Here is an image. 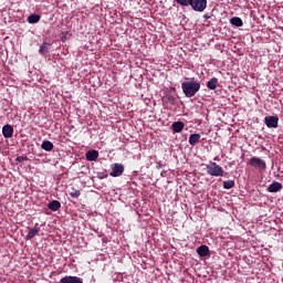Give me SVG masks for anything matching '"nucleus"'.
<instances>
[{"instance_id": "11", "label": "nucleus", "mask_w": 283, "mask_h": 283, "mask_svg": "<svg viewBox=\"0 0 283 283\" xmlns=\"http://www.w3.org/2000/svg\"><path fill=\"white\" fill-rule=\"evenodd\" d=\"M171 127H172V132L175 134H180V132H182L185 129V123L175 122V123H172Z\"/></svg>"}, {"instance_id": "1", "label": "nucleus", "mask_w": 283, "mask_h": 283, "mask_svg": "<svg viewBox=\"0 0 283 283\" xmlns=\"http://www.w3.org/2000/svg\"><path fill=\"white\" fill-rule=\"evenodd\" d=\"M181 90L187 98H193L200 92V82L193 78L181 83Z\"/></svg>"}, {"instance_id": "26", "label": "nucleus", "mask_w": 283, "mask_h": 283, "mask_svg": "<svg viewBox=\"0 0 283 283\" xmlns=\"http://www.w3.org/2000/svg\"><path fill=\"white\" fill-rule=\"evenodd\" d=\"M203 19L209 20L211 19V15L209 13L203 14Z\"/></svg>"}, {"instance_id": "25", "label": "nucleus", "mask_w": 283, "mask_h": 283, "mask_svg": "<svg viewBox=\"0 0 283 283\" xmlns=\"http://www.w3.org/2000/svg\"><path fill=\"white\" fill-rule=\"evenodd\" d=\"M156 169H163V163H157Z\"/></svg>"}, {"instance_id": "9", "label": "nucleus", "mask_w": 283, "mask_h": 283, "mask_svg": "<svg viewBox=\"0 0 283 283\" xmlns=\"http://www.w3.org/2000/svg\"><path fill=\"white\" fill-rule=\"evenodd\" d=\"M282 182L274 181L268 187L269 193H277V191H282Z\"/></svg>"}, {"instance_id": "23", "label": "nucleus", "mask_w": 283, "mask_h": 283, "mask_svg": "<svg viewBox=\"0 0 283 283\" xmlns=\"http://www.w3.org/2000/svg\"><path fill=\"white\" fill-rule=\"evenodd\" d=\"M70 196L71 198H78L81 196V190H75L73 189L71 192H70Z\"/></svg>"}, {"instance_id": "6", "label": "nucleus", "mask_w": 283, "mask_h": 283, "mask_svg": "<svg viewBox=\"0 0 283 283\" xmlns=\"http://www.w3.org/2000/svg\"><path fill=\"white\" fill-rule=\"evenodd\" d=\"M125 171V166L123 164H114L112 165V171L109 176L113 178H118V176H123V172Z\"/></svg>"}, {"instance_id": "24", "label": "nucleus", "mask_w": 283, "mask_h": 283, "mask_svg": "<svg viewBox=\"0 0 283 283\" xmlns=\"http://www.w3.org/2000/svg\"><path fill=\"white\" fill-rule=\"evenodd\" d=\"M18 163H23V160H28V157L19 156L15 159Z\"/></svg>"}, {"instance_id": "16", "label": "nucleus", "mask_w": 283, "mask_h": 283, "mask_svg": "<svg viewBox=\"0 0 283 283\" xmlns=\"http://www.w3.org/2000/svg\"><path fill=\"white\" fill-rule=\"evenodd\" d=\"M41 148L44 149V151H52V149H54V144H52L50 140H44Z\"/></svg>"}, {"instance_id": "14", "label": "nucleus", "mask_w": 283, "mask_h": 283, "mask_svg": "<svg viewBox=\"0 0 283 283\" xmlns=\"http://www.w3.org/2000/svg\"><path fill=\"white\" fill-rule=\"evenodd\" d=\"M197 253L200 258H207V255H209V247H207V245L198 247Z\"/></svg>"}, {"instance_id": "21", "label": "nucleus", "mask_w": 283, "mask_h": 283, "mask_svg": "<svg viewBox=\"0 0 283 283\" xmlns=\"http://www.w3.org/2000/svg\"><path fill=\"white\" fill-rule=\"evenodd\" d=\"M234 187H235V181L231 179L223 181V189H233Z\"/></svg>"}, {"instance_id": "17", "label": "nucleus", "mask_w": 283, "mask_h": 283, "mask_svg": "<svg viewBox=\"0 0 283 283\" xmlns=\"http://www.w3.org/2000/svg\"><path fill=\"white\" fill-rule=\"evenodd\" d=\"M230 23L232 25H235V28H242V25H244V23L242 22V19L241 18H238V17H233L231 20H230Z\"/></svg>"}, {"instance_id": "15", "label": "nucleus", "mask_w": 283, "mask_h": 283, "mask_svg": "<svg viewBox=\"0 0 283 283\" xmlns=\"http://www.w3.org/2000/svg\"><path fill=\"white\" fill-rule=\"evenodd\" d=\"M48 207L51 211H59V209H61V201L53 200L48 205Z\"/></svg>"}, {"instance_id": "7", "label": "nucleus", "mask_w": 283, "mask_h": 283, "mask_svg": "<svg viewBox=\"0 0 283 283\" xmlns=\"http://www.w3.org/2000/svg\"><path fill=\"white\" fill-rule=\"evenodd\" d=\"M39 231H41V228L39 227V223H35L33 228H29V232L25 237V240H32V238L39 235Z\"/></svg>"}, {"instance_id": "22", "label": "nucleus", "mask_w": 283, "mask_h": 283, "mask_svg": "<svg viewBox=\"0 0 283 283\" xmlns=\"http://www.w3.org/2000/svg\"><path fill=\"white\" fill-rule=\"evenodd\" d=\"M175 3H178L181 8H188V6H191V0H175Z\"/></svg>"}, {"instance_id": "12", "label": "nucleus", "mask_w": 283, "mask_h": 283, "mask_svg": "<svg viewBox=\"0 0 283 283\" xmlns=\"http://www.w3.org/2000/svg\"><path fill=\"white\" fill-rule=\"evenodd\" d=\"M200 138H201L200 134H191L189 136L188 143H189V145H191V147H196V145H198V143H200Z\"/></svg>"}, {"instance_id": "19", "label": "nucleus", "mask_w": 283, "mask_h": 283, "mask_svg": "<svg viewBox=\"0 0 283 283\" xmlns=\"http://www.w3.org/2000/svg\"><path fill=\"white\" fill-rule=\"evenodd\" d=\"M208 90H216L218 87V80L212 77L210 81L207 82Z\"/></svg>"}, {"instance_id": "20", "label": "nucleus", "mask_w": 283, "mask_h": 283, "mask_svg": "<svg viewBox=\"0 0 283 283\" xmlns=\"http://www.w3.org/2000/svg\"><path fill=\"white\" fill-rule=\"evenodd\" d=\"M49 46H50L49 43H45V42L42 43L40 49H39V54H42V55L48 54V52L50 50Z\"/></svg>"}, {"instance_id": "18", "label": "nucleus", "mask_w": 283, "mask_h": 283, "mask_svg": "<svg viewBox=\"0 0 283 283\" xmlns=\"http://www.w3.org/2000/svg\"><path fill=\"white\" fill-rule=\"evenodd\" d=\"M39 21H41V15L39 14H31L28 17V23L34 24L39 23Z\"/></svg>"}, {"instance_id": "10", "label": "nucleus", "mask_w": 283, "mask_h": 283, "mask_svg": "<svg viewBox=\"0 0 283 283\" xmlns=\"http://www.w3.org/2000/svg\"><path fill=\"white\" fill-rule=\"evenodd\" d=\"M60 283H83V280L78 276H64L60 280Z\"/></svg>"}, {"instance_id": "3", "label": "nucleus", "mask_w": 283, "mask_h": 283, "mask_svg": "<svg viewBox=\"0 0 283 283\" xmlns=\"http://www.w3.org/2000/svg\"><path fill=\"white\" fill-rule=\"evenodd\" d=\"M190 8L195 12H205L207 10V0H190Z\"/></svg>"}, {"instance_id": "13", "label": "nucleus", "mask_w": 283, "mask_h": 283, "mask_svg": "<svg viewBox=\"0 0 283 283\" xmlns=\"http://www.w3.org/2000/svg\"><path fill=\"white\" fill-rule=\"evenodd\" d=\"M98 159V150H88L86 153V160L90 163H94V160Z\"/></svg>"}, {"instance_id": "5", "label": "nucleus", "mask_w": 283, "mask_h": 283, "mask_svg": "<svg viewBox=\"0 0 283 283\" xmlns=\"http://www.w3.org/2000/svg\"><path fill=\"white\" fill-rule=\"evenodd\" d=\"M264 123L269 129H277L280 118L277 116H265Z\"/></svg>"}, {"instance_id": "8", "label": "nucleus", "mask_w": 283, "mask_h": 283, "mask_svg": "<svg viewBox=\"0 0 283 283\" xmlns=\"http://www.w3.org/2000/svg\"><path fill=\"white\" fill-rule=\"evenodd\" d=\"M13 135L14 128L12 127V125L7 124L2 127V136H4L6 138H12Z\"/></svg>"}, {"instance_id": "2", "label": "nucleus", "mask_w": 283, "mask_h": 283, "mask_svg": "<svg viewBox=\"0 0 283 283\" xmlns=\"http://www.w3.org/2000/svg\"><path fill=\"white\" fill-rule=\"evenodd\" d=\"M206 171L208 176H213L214 178H222L226 174L222 166L218 165L216 161H209L206 166Z\"/></svg>"}, {"instance_id": "4", "label": "nucleus", "mask_w": 283, "mask_h": 283, "mask_svg": "<svg viewBox=\"0 0 283 283\" xmlns=\"http://www.w3.org/2000/svg\"><path fill=\"white\" fill-rule=\"evenodd\" d=\"M249 163L251 167H254V169H260L261 171L266 169V161L260 157H252Z\"/></svg>"}]
</instances>
